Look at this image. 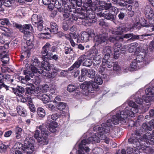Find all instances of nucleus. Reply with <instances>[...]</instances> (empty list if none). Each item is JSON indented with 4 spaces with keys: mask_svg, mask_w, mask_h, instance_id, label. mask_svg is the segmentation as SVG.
I'll use <instances>...</instances> for the list:
<instances>
[{
    "mask_svg": "<svg viewBox=\"0 0 154 154\" xmlns=\"http://www.w3.org/2000/svg\"><path fill=\"white\" fill-rule=\"evenodd\" d=\"M98 88L97 84L93 82L92 81H85L81 85L80 88L84 91L83 93L85 95H87L89 92L92 93L94 88Z\"/></svg>",
    "mask_w": 154,
    "mask_h": 154,
    "instance_id": "5",
    "label": "nucleus"
},
{
    "mask_svg": "<svg viewBox=\"0 0 154 154\" xmlns=\"http://www.w3.org/2000/svg\"><path fill=\"white\" fill-rule=\"evenodd\" d=\"M31 70L33 74L39 73L40 74H43V75H44L45 76H48V75H46V74H45V72L43 71L42 69H38L37 68L33 66H31Z\"/></svg>",
    "mask_w": 154,
    "mask_h": 154,
    "instance_id": "23",
    "label": "nucleus"
},
{
    "mask_svg": "<svg viewBox=\"0 0 154 154\" xmlns=\"http://www.w3.org/2000/svg\"><path fill=\"white\" fill-rule=\"evenodd\" d=\"M105 65H105H103L102 63V64L100 67L99 69V72H102L105 70V68H106V67L105 66Z\"/></svg>",
    "mask_w": 154,
    "mask_h": 154,
    "instance_id": "61",
    "label": "nucleus"
},
{
    "mask_svg": "<svg viewBox=\"0 0 154 154\" xmlns=\"http://www.w3.org/2000/svg\"><path fill=\"white\" fill-rule=\"evenodd\" d=\"M135 54L137 55L136 59H135L137 62H140L143 60L145 55V53L144 52L139 51L137 50L135 52Z\"/></svg>",
    "mask_w": 154,
    "mask_h": 154,
    "instance_id": "16",
    "label": "nucleus"
},
{
    "mask_svg": "<svg viewBox=\"0 0 154 154\" xmlns=\"http://www.w3.org/2000/svg\"><path fill=\"white\" fill-rule=\"evenodd\" d=\"M88 72V70L85 69H84L81 70V75L85 77L86 75Z\"/></svg>",
    "mask_w": 154,
    "mask_h": 154,
    "instance_id": "58",
    "label": "nucleus"
},
{
    "mask_svg": "<svg viewBox=\"0 0 154 154\" xmlns=\"http://www.w3.org/2000/svg\"><path fill=\"white\" fill-rule=\"evenodd\" d=\"M2 21L0 22V24L3 25H9L10 24V22L8 19L5 18L2 20Z\"/></svg>",
    "mask_w": 154,
    "mask_h": 154,
    "instance_id": "41",
    "label": "nucleus"
},
{
    "mask_svg": "<svg viewBox=\"0 0 154 154\" xmlns=\"http://www.w3.org/2000/svg\"><path fill=\"white\" fill-rule=\"evenodd\" d=\"M89 55L94 56L93 60V62L94 65L97 66L101 63L102 60L101 56L98 54V51L96 49L90 50Z\"/></svg>",
    "mask_w": 154,
    "mask_h": 154,
    "instance_id": "10",
    "label": "nucleus"
},
{
    "mask_svg": "<svg viewBox=\"0 0 154 154\" xmlns=\"http://www.w3.org/2000/svg\"><path fill=\"white\" fill-rule=\"evenodd\" d=\"M103 7L106 10L109 9L111 8L112 7L111 4L110 3L105 4L104 5H103Z\"/></svg>",
    "mask_w": 154,
    "mask_h": 154,
    "instance_id": "49",
    "label": "nucleus"
},
{
    "mask_svg": "<svg viewBox=\"0 0 154 154\" xmlns=\"http://www.w3.org/2000/svg\"><path fill=\"white\" fill-rule=\"evenodd\" d=\"M49 89V88L47 85H43L41 88L42 91L43 92H47Z\"/></svg>",
    "mask_w": 154,
    "mask_h": 154,
    "instance_id": "45",
    "label": "nucleus"
},
{
    "mask_svg": "<svg viewBox=\"0 0 154 154\" xmlns=\"http://www.w3.org/2000/svg\"><path fill=\"white\" fill-rule=\"evenodd\" d=\"M17 110L19 114L22 116H24L26 111L25 109L22 106H19L17 108Z\"/></svg>",
    "mask_w": 154,
    "mask_h": 154,
    "instance_id": "26",
    "label": "nucleus"
},
{
    "mask_svg": "<svg viewBox=\"0 0 154 154\" xmlns=\"http://www.w3.org/2000/svg\"><path fill=\"white\" fill-rule=\"evenodd\" d=\"M31 21L33 24L35 25L38 24L40 22H43L42 18L40 17H38L36 14H34L32 16Z\"/></svg>",
    "mask_w": 154,
    "mask_h": 154,
    "instance_id": "18",
    "label": "nucleus"
},
{
    "mask_svg": "<svg viewBox=\"0 0 154 154\" xmlns=\"http://www.w3.org/2000/svg\"><path fill=\"white\" fill-rule=\"evenodd\" d=\"M51 1V2L48 5V8L49 10L52 11L53 10L54 6L57 8H60L61 6L63 1H60V2L58 1Z\"/></svg>",
    "mask_w": 154,
    "mask_h": 154,
    "instance_id": "15",
    "label": "nucleus"
},
{
    "mask_svg": "<svg viewBox=\"0 0 154 154\" xmlns=\"http://www.w3.org/2000/svg\"><path fill=\"white\" fill-rule=\"evenodd\" d=\"M34 140L32 137L26 138L23 146L20 143H17L15 145L16 150L14 154H32L35 151L33 143Z\"/></svg>",
    "mask_w": 154,
    "mask_h": 154,
    "instance_id": "3",
    "label": "nucleus"
},
{
    "mask_svg": "<svg viewBox=\"0 0 154 154\" xmlns=\"http://www.w3.org/2000/svg\"><path fill=\"white\" fill-rule=\"evenodd\" d=\"M102 53L104 55L103 59L102 64L105 65L106 61L108 60L110 57V54L112 53L111 47L109 46H106L104 47L102 51Z\"/></svg>",
    "mask_w": 154,
    "mask_h": 154,
    "instance_id": "14",
    "label": "nucleus"
},
{
    "mask_svg": "<svg viewBox=\"0 0 154 154\" xmlns=\"http://www.w3.org/2000/svg\"><path fill=\"white\" fill-rule=\"evenodd\" d=\"M76 89V87L73 85H69L67 88V90L70 92H71L74 91Z\"/></svg>",
    "mask_w": 154,
    "mask_h": 154,
    "instance_id": "40",
    "label": "nucleus"
},
{
    "mask_svg": "<svg viewBox=\"0 0 154 154\" xmlns=\"http://www.w3.org/2000/svg\"><path fill=\"white\" fill-rule=\"evenodd\" d=\"M146 93V96H142V98L144 100L146 103H148L150 101H154V96H153L154 94V91L150 88H148L145 90Z\"/></svg>",
    "mask_w": 154,
    "mask_h": 154,
    "instance_id": "11",
    "label": "nucleus"
},
{
    "mask_svg": "<svg viewBox=\"0 0 154 154\" xmlns=\"http://www.w3.org/2000/svg\"><path fill=\"white\" fill-rule=\"evenodd\" d=\"M133 36V33H128L125 34L124 36H120L122 37L123 38H131V36Z\"/></svg>",
    "mask_w": 154,
    "mask_h": 154,
    "instance_id": "56",
    "label": "nucleus"
},
{
    "mask_svg": "<svg viewBox=\"0 0 154 154\" xmlns=\"http://www.w3.org/2000/svg\"><path fill=\"white\" fill-rule=\"evenodd\" d=\"M23 30L21 32L24 34V38L26 41V43L22 44V49L24 54H26L29 57L30 54L29 51L31 49L34 45L33 36L31 35L29 31H31L33 28L30 24H25L23 26Z\"/></svg>",
    "mask_w": 154,
    "mask_h": 154,
    "instance_id": "2",
    "label": "nucleus"
},
{
    "mask_svg": "<svg viewBox=\"0 0 154 154\" xmlns=\"http://www.w3.org/2000/svg\"><path fill=\"white\" fill-rule=\"evenodd\" d=\"M47 106L50 110L53 112H55L56 106H54L53 103H50L47 104Z\"/></svg>",
    "mask_w": 154,
    "mask_h": 154,
    "instance_id": "38",
    "label": "nucleus"
},
{
    "mask_svg": "<svg viewBox=\"0 0 154 154\" xmlns=\"http://www.w3.org/2000/svg\"><path fill=\"white\" fill-rule=\"evenodd\" d=\"M26 93L29 94H34L35 92L34 89L32 88L31 86L27 87L26 88Z\"/></svg>",
    "mask_w": 154,
    "mask_h": 154,
    "instance_id": "39",
    "label": "nucleus"
},
{
    "mask_svg": "<svg viewBox=\"0 0 154 154\" xmlns=\"http://www.w3.org/2000/svg\"><path fill=\"white\" fill-rule=\"evenodd\" d=\"M34 74L32 72L26 75L25 78L23 77H19L18 79L20 82L22 83L27 84V81L30 80V77L33 78Z\"/></svg>",
    "mask_w": 154,
    "mask_h": 154,
    "instance_id": "17",
    "label": "nucleus"
},
{
    "mask_svg": "<svg viewBox=\"0 0 154 154\" xmlns=\"http://www.w3.org/2000/svg\"><path fill=\"white\" fill-rule=\"evenodd\" d=\"M38 116L42 118L45 117V110L42 108L39 107L38 108Z\"/></svg>",
    "mask_w": 154,
    "mask_h": 154,
    "instance_id": "30",
    "label": "nucleus"
},
{
    "mask_svg": "<svg viewBox=\"0 0 154 154\" xmlns=\"http://www.w3.org/2000/svg\"><path fill=\"white\" fill-rule=\"evenodd\" d=\"M29 107L31 111L33 112H34L35 111V109L33 104H30L29 105Z\"/></svg>",
    "mask_w": 154,
    "mask_h": 154,
    "instance_id": "59",
    "label": "nucleus"
},
{
    "mask_svg": "<svg viewBox=\"0 0 154 154\" xmlns=\"http://www.w3.org/2000/svg\"><path fill=\"white\" fill-rule=\"evenodd\" d=\"M9 57L7 55H6L1 58V60L3 64L8 63L9 62Z\"/></svg>",
    "mask_w": 154,
    "mask_h": 154,
    "instance_id": "42",
    "label": "nucleus"
},
{
    "mask_svg": "<svg viewBox=\"0 0 154 154\" xmlns=\"http://www.w3.org/2000/svg\"><path fill=\"white\" fill-rule=\"evenodd\" d=\"M39 128L41 131L42 136L38 138L37 141L39 145H47L48 143V133L46 129L44 127L43 125H40Z\"/></svg>",
    "mask_w": 154,
    "mask_h": 154,
    "instance_id": "9",
    "label": "nucleus"
},
{
    "mask_svg": "<svg viewBox=\"0 0 154 154\" xmlns=\"http://www.w3.org/2000/svg\"><path fill=\"white\" fill-rule=\"evenodd\" d=\"M119 3V5L122 6H126L128 5V3L125 1H120Z\"/></svg>",
    "mask_w": 154,
    "mask_h": 154,
    "instance_id": "62",
    "label": "nucleus"
},
{
    "mask_svg": "<svg viewBox=\"0 0 154 154\" xmlns=\"http://www.w3.org/2000/svg\"><path fill=\"white\" fill-rule=\"evenodd\" d=\"M122 29L121 26H120L118 27L117 29L113 31L112 32V33L116 35H121L123 33Z\"/></svg>",
    "mask_w": 154,
    "mask_h": 154,
    "instance_id": "32",
    "label": "nucleus"
},
{
    "mask_svg": "<svg viewBox=\"0 0 154 154\" xmlns=\"http://www.w3.org/2000/svg\"><path fill=\"white\" fill-rule=\"evenodd\" d=\"M51 57L49 58L50 60L53 59L56 61L58 60L59 57L57 54H55Z\"/></svg>",
    "mask_w": 154,
    "mask_h": 154,
    "instance_id": "52",
    "label": "nucleus"
},
{
    "mask_svg": "<svg viewBox=\"0 0 154 154\" xmlns=\"http://www.w3.org/2000/svg\"><path fill=\"white\" fill-rule=\"evenodd\" d=\"M41 65L42 68L48 71L51 70V64L48 62L43 61L42 62Z\"/></svg>",
    "mask_w": 154,
    "mask_h": 154,
    "instance_id": "24",
    "label": "nucleus"
},
{
    "mask_svg": "<svg viewBox=\"0 0 154 154\" xmlns=\"http://www.w3.org/2000/svg\"><path fill=\"white\" fill-rule=\"evenodd\" d=\"M141 139H141L140 134L137 131H136L135 132L134 136L128 139V141L130 143L136 144V145L135 146H133L134 147L140 149V141L142 140ZM141 148L143 150H144L148 148L145 146L143 148V146H141Z\"/></svg>",
    "mask_w": 154,
    "mask_h": 154,
    "instance_id": "7",
    "label": "nucleus"
},
{
    "mask_svg": "<svg viewBox=\"0 0 154 154\" xmlns=\"http://www.w3.org/2000/svg\"><path fill=\"white\" fill-rule=\"evenodd\" d=\"M51 96H49L46 94H44L41 96L42 100L44 103H46L51 101Z\"/></svg>",
    "mask_w": 154,
    "mask_h": 154,
    "instance_id": "25",
    "label": "nucleus"
},
{
    "mask_svg": "<svg viewBox=\"0 0 154 154\" xmlns=\"http://www.w3.org/2000/svg\"><path fill=\"white\" fill-rule=\"evenodd\" d=\"M135 100L136 102L140 104H142L143 103V100L145 101L142 98L141 99L139 97H136Z\"/></svg>",
    "mask_w": 154,
    "mask_h": 154,
    "instance_id": "44",
    "label": "nucleus"
},
{
    "mask_svg": "<svg viewBox=\"0 0 154 154\" xmlns=\"http://www.w3.org/2000/svg\"><path fill=\"white\" fill-rule=\"evenodd\" d=\"M51 45L50 43L47 42L43 47L42 50L41 52V54L44 56H47L48 58L52 55L51 52H48V51L54 52L57 51V48L54 46L51 48Z\"/></svg>",
    "mask_w": 154,
    "mask_h": 154,
    "instance_id": "8",
    "label": "nucleus"
},
{
    "mask_svg": "<svg viewBox=\"0 0 154 154\" xmlns=\"http://www.w3.org/2000/svg\"><path fill=\"white\" fill-rule=\"evenodd\" d=\"M12 90L14 93L19 97L22 95L21 94L25 91L24 88L22 87H19L18 88H12Z\"/></svg>",
    "mask_w": 154,
    "mask_h": 154,
    "instance_id": "19",
    "label": "nucleus"
},
{
    "mask_svg": "<svg viewBox=\"0 0 154 154\" xmlns=\"http://www.w3.org/2000/svg\"><path fill=\"white\" fill-rule=\"evenodd\" d=\"M42 23H41V22H40L38 24H36L37 26L38 29L39 31H41L43 29V26Z\"/></svg>",
    "mask_w": 154,
    "mask_h": 154,
    "instance_id": "53",
    "label": "nucleus"
},
{
    "mask_svg": "<svg viewBox=\"0 0 154 154\" xmlns=\"http://www.w3.org/2000/svg\"><path fill=\"white\" fill-rule=\"evenodd\" d=\"M129 104V106L126 107L124 111H119L117 112L116 115L113 116L112 119H109L107 121L106 124L102 123L101 127L98 125L95 126L93 128L94 130L97 132L95 133L94 135L88 138L89 141L98 143L100 142V139L105 140L106 136L109 134V127L112 126V124L117 125L120 122L122 123L125 122L124 120L127 118L128 115L131 117H134L138 112V105L133 101H130Z\"/></svg>",
    "mask_w": 154,
    "mask_h": 154,
    "instance_id": "1",
    "label": "nucleus"
},
{
    "mask_svg": "<svg viewBox=\"0 0 154 154\" xmlns=\"http://www.w3.org/2000/svg\"><path fill=\"white\" fill-rule=\"evenodd\" d=\"M51 29H49L50 32L54 34L58 32V27L57 24L54 22H51ZM49 29V28H48Z\"/></svg>",
    "mask_w": 154,
    "mask_h": 154,
    "instance_id": "22",
    "label": "nucleus"
},
{
    "mask_svg": "<svg viewBox=\"0 0 154 154\" xmlns=\"http://www.w3.org/2000/svg\"><path fill=\"white\" fill-rule=\"evenodd\" d=\"M65 53L67 54L70 53L72 50V49L69 46H66L65 47Z\"/></svg>",
    "mask_w": 154,
    "mask_h": 154,
    "instance_id": "43",
    "label": "nucleus"
},
{
    "mask_svg": "<svg viewBox=\"0 0 154 154\" xmlns=\"http://www.w3.org/2000/svg\"><path fill=\"white\" fill-rule=\"evenodd\" d=\"M81 63L78 60L76 61L75 63L69 69V71H72L76 68H79L81 65Z\"/></svg>",
    "mask_w": 154,
    "mask_h": 154,
    "instance_id": "28",
    "label": "nucleus"
},
{
    "mask_svg": "<svg viewBox=\"0 0 154 154\" xmlns=\"http://www.w3.org/2000/svg\"><path fill=\"white\" fill-rule=\"evenodd\" d=\"M94 37V41L95 42V45H97L106 42L109 39L108 37L104 34L95 36L94 30L91 29L88 30L87 32H82L81 36V39L83 42H87L89 41L90 37Z\"/></svg>",
    "mask_w": 154,
    "mask_h": 154,
    "instance_id": "4",
    "label": "nucleus"
},
{
    "mask_svg": "<svg viewBox=\"0 0 154 154\" xmlns=\"http://www.w3.org/2000/svg\"><path fill=\"white\" fill-rule=\"evenodd\" d=\"M66 104L63 102H59L57 103L56 106V109L60 111L63 110L65 109Z\"/></svg>",
    "mask_w": 154,
    "mask_h": 154,
    "instance_id": "29",
    "label": "nucleus"
},
{
    "mask_svg": "<svg viewBox=\"0 0 154 154\" xmlns=\"http://www.w3.org/2000/svg\"><path fill=\"white\" fill-rule=\"evenodd\" d=\"M8 147L7 146H6L3 143H0V148L2 151L4 152L5 151Z\"/></svg>",
    "mask_w": 154,
    "mask_h": 154,
    "instance_id": "47",
    "label": "nucleus"
},
{
    "mask_svg": "<svg viewBox=\"0 0 154 154\" xmlns=\"http://www.w3.org/2000/svg\"><path fill=\"white\" fill-rule=\"evenodd\" d=\"M74 72H72V74L75 78L79 75L80 73V71L76 69H74Z\"/></svg>",
    "mask_w": 154,
    "mask_h": 154,
    "instance_id": "48",
    "label": "nucleus"
},
{
    "mask_svg": "<svg viewBox=\"0 0 154 154\" xmlns=\"http://www.w3.org/2000/svg\"><path fill=\"white\" fill-rule=\"evenodd\" d=\"M35 83L36 84L40 83V78L38 76H36L35 77V79H34Z\"/></svg>",
    "mask_w": 154,
    "mask_h": 154,
    "instance_id": "60",
    "label": "nucleus"
},
{
    "mask_svg": "<svg viewBox=\"0 0 154 154\" xmlns=\"http://www.w3.org/2000/svg\"><path fill=\"white\" fill-rule=\"evenodd\" d=\"M113 70L117 71H119L120 69L119 67L118 66L117 63H115L113 64Z\"/></svg>",
    "mask_w": 154,
    "mask_h": 154,
    "instance_id": "57",
    "label": "nucleus"
},
{
    "mask_svg": "<svg viewBox=\"0 0 154 154\" xmlns=\"http://www.w3.org/2000/svg\"><path fill=\"white\" fill-rule=\"evenodd\" d=\"M60 116L59 114L56 113L48 116V117L47 122L48 124H49V130L52 133H54L56 131V128H57V123L52 121V120H56Z\"/></svg>",
    "mask_w": 154,
    "mask_h": 154,
    "instance_id": "6",
    "label": "nucleus"
},
{
    "mask_svg": "<svg viewBox=\"0 0 154 154\" xmlns=\"http://www.w3.org/2000/svg\"><path fill=\"white\" fill-rule=\"evenodd\" d=\"M101 17H103L107 20H110L111 19H114V17L113 15L110 14L106 11L102 13L100 15Z\"/></svg>",
    "mask_w": 154,
    "mask_h": 154,
    "instance_id": "27",
    "label": "nucleus"
},
{
    "mask_svg": "<svg viewBox=\"0 0 154 154\" xmlns=\"http://www.w3.org/2000/svg\"><path fill=\"white\" fill-rule=\"evenodd\" d=\"M39 131L37 130L35 132L34 134V137L36 139H38L39 137H40V136H39Z\"/></svg>",
    "mask_w": 154,
    "mask_h": 154,
    "instance_id": "64",
    "label": "nucleus"
},
{
    "mask_svg": "<svg viewBox=\"0 0 154 154\" xmlns=\"http://www.w3.org/2000/svg\"><path fill=\"white\" fill-rule=\"evenodd\" d=\"M88 140H83L81 142V143L79 145V149L78 151V153L79 154H84L85 152H88L89 151V149L88 147L83 146L86 144L90 143Z\"/></svg>",
    "mask_w": 154,
    "mask_h": 154,
    "instance_id": "13",
    "label": "nucleus"
},
{
    "mask_svg": "<svg viewBox=\"0 0 154 154\" xmlns=\"http://www.w3.org/2000/svg\"><path fill=\"white\" fill-rule=\"evenodd\" d=\"M94 82L98 85H101L103 82L102 79L100 76H96L94 79Z\"/></svg>",
    "mask_w": 154,
    "mask_h": 154,
    "instance_id": "34",
    "label": "nucleus"
},
{
    "mask_svg": "<svg viewBox=\"0 0 154 154\" xmlns=\"http://www.w3.org/2000/svg\"><path fill=\"white\" fill-rule=\"evenodd\" d=\"M108 60H107L106 63V64L108 68H110L113 65V62L112 61H108Z\"/></svg>",
    "mask_w": 154,
    "mask_h": 154,
    "instance_id": "63",
    "label": "nucleus"
},
{
    "mask_svg": "<svg viewBox=\"0 0 154 154\" xmlns=\"http://www.w3.org/2000/svg\"><path fill=\"white\" fill-rule=\"evenodd\" d=\"M137 61L136 60H134L132 62L130 68L131 70L134 71L139 69V68L137 66Z\"/></svg>",
    "mask_w": 154,
    "mask_h": 154,
    "instance_id": "31",
    "label": "nucleus"
},
{
    "mask_svg": "<svg viewBox=\"0 0 154 154\" xmlns=\"http://www.w3.org/2000/svg\"><path fill=\"white\" fill-rule=\"evenodd\" d=\"M13 1H1L2 3H3L4 5L7 7H10L12 5Z\"/></svg>",
    "mask_w": 154,
    "mask_h": 154,
    "instance_id": "37",
    "label": "nucleus"
},
{
    "mask_svg": "<svg viewBox=\"0 0 154 154\" xmlns=\"http://www.w3.org/2000/svg\"><path fill=\"white\" fill-rule=\"evenodd\" d=\"M138 44L136 42L131 43L128 46V50L130 52H133L137 50V48H138Z\"/></svg>",
    "mask_w": 154,
    "mask_h": 154,
    "instance_id": "21",
    "label": "nucleus"
},
{
    "mask_svg": "<svg viewBox=\"0 0 154 154\" xmlns=\"http://www.w3.org/2000/svg\"><path fill=\"white\" fill-rule=\"evenodd\" d=\"M50 93L52 94H54L56 92V88L55 85L52 86L50 90Z\"/></svg>",
    "mask_w": 154,
    "mask_h": 154,
    "instance_id": "51",
    "label": "nucleus"
},
{
    "mask_svg": "<svg viewBox=\"0 0 154 154\" xmlns=\"http://www.w3.org/2000/svg\"><path fill=\"white\" fill-rule=\"evenodd\" d=\"M121 27H122V30L123 32H127L130 30V29L129 28H128L127 26V25L124 24L123 25H121Z\"/></svg>",
    "mask_w": 154,
    "mask_h": 154,
    "instance_id": "46",
    "label": "nucleus"
},
{
    "mask_svg": "<svg viewBox=\"0 0 154 154\" xmlns=\"http://www.w3.org/2000/svg\"><path fill=\"white\" fill-rule=\"evenodd\" d=\"M4 79L10 82H12L13 80L11 79V76L9 75H6L4 76Z\"/></svg>",
    "mask_w": 154,
    "mask_h": 154,
    "instance_id": "55",
    "label": "nucleus"
},
{
    "mask_svg": "<svg viewBox=\"0 0 154 154\" xmlns=\"http://www.w3.org/2000/svg\"><path fill=\"white\" fill-rule=\"evenodd\" d=\"M92 62L91 60L86 58L85 61L83 62V65L86 66L90 67L91 65Z\"/></svg>",
    "mask_w": 154,
    "mask_h": 154,
    "instance_id": "36",
    "label": "nucleus"
},
{
    "mask_svg": "<svg viewBox=\"0 0 154 154\" xmlns=\"http://www.w3.org/2000/svg\"><path fill=\"white\" fill-rule=\"evenodd\" d=\"M145 14L146 17L149 19V22L151 25L154 24L153 11L149 6H147L145 9Z\"/></svg>",
    "mask_w": 154,
    "mask_h": 154,
    "instance_id": "12",
    "label": "nucleus"
},
{
    "mask_svg": "<svg viewBox=\"0 0 154 154\" xmlns=\"http://www.w3.org/2000/svg\"><path fill=\"white\" fill-rule=\"evenodd\" d=\"M85 55H83L81 56L78 59V60L81 63L82 62L85 61V60L86 59Z\"/></svg>",
    "mask_w": 154,
    "mask_h": 154,
    "instance_id": "50",
    "label": "nucleus"
},
{
    "mask_svg": "<svg viewBox=\"0 0 154 154\" xmlns=\"http://www.w3.org/2000/svg\"><path fill=\"white\" fill-rule=\"evenodd\" d=\"M88 73V76L91 79L94 78L96 74L95 71L92 69H90Z\"/></svg>",
    "mask_w": 154,
    "mask_h": 154,
    "instance_id": "35",
    "label": "nucleus"
},
{
    "mask_svg": "<svg viewBox=\"0 0 154 154\" xmlns=\"http://www.w3.org/2000/svg\"><path fill=\"white\" fill-rule=\"evenodd\" d=\"M109 39L110 42H115V41L116 40H122L123 39V37L119 36H118L116 37L110 36L109 38Z\"/></svg>",
    "mask_w": 154,
    "mask_h": 154,
    "instance_id": "33",
    "label": "nucleus"
},
{
    "mask_svg": "<svg viewBox=\"0 0 154 154\" xmlns=\"http://www.w3.org/2000/svg\"><path fill=\"white\" fill-rule=\"evenodd\" d=\"M122 46V44L120 43H117L116 44H115L114 46V58L115 59H117L118 58L119 56H117V54H116V53L119 52L120 50H121L120 48Z\"/></svg>",
    "mask_w": 154,
    "mask_h": 154,
    "instance_id": "20",
    "label": "nucleus"
},
{
    "mask_svg": "<svg viewBox=\"0 0 154 154\" xmlns=\"http://www.w3.org/2000/svg\"><path fill=\"white\" fill-rule=\"evenodd\" d=\"M22 129L19 127H17L15 129V134H21Z\"/></svg>",
    "mask_w": 154,
    "mask_h": 154,
    "instance_id": "54",
    "label": "nucleus"
}]
</instances>
